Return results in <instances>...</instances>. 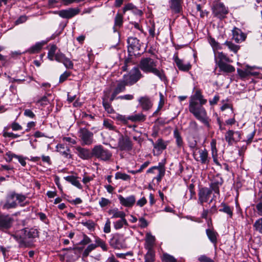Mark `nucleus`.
Masks as SVG:
<instances>
[{
    "label": "nucleus",
    "mask_w": 262,
    "mask_h": 262,
    "mask_svg": "<svg viewBox=\"0 0 262 262\" xmlns=\"http://www.w3.org/2000/svg\"><path fill=\"white\" fill-rule=\"evenodd\" d=\"M207 101V99L204 98L201 91L197 90L190 97L189 111L197 120L210 128V119L205 108L203 106Z\"/></svg>",
    "instance_id": "nucleus-1"
},
{
    "label": "nucleus",
    "mask_w": 262,
    "mask_h": 262,
    "mask_svg": "<svg viewBox=\"0 0 262 262\" xmlns=\"http://www.w3.org/2000/svg\"><path fill=\"white\" fill-rule=\"evenodd\" d=\"M39 232L35 228H25L21 230H18L12 235V236L19 244V246H27L28 241H32V240L38 237Z\"/></svg>",
    "instance_id": "nucleus-2"
},
{
    "label": "nucleus",
    "mask_w": 262,
    "mask_h": 262,
    "mask_svg": "<svg viewBox=\"0 0 262 262\" xmlns=\"http://www.w3.org/2000/svg\"><path fill=\"white\" fill-rule=\"evenodd\" d=\"M139 67L144 72L152 73L162 81L166 80L164 71L157 68V62L152 58L148 57L142 59L140 62Z\"/></svg>",
    "instance_id": "nucleus-3"
},
{
    "label": "nucleus",
    "mask_w": 262,
    "mask_h": 262,
    "mask_svg": "<svg viewBox=\"0 0 262 262\" xmlns=\"http://www.w3.org/2000/svg\"><path fill=\"white\" fill-rule=\"evenodd\" d=\"M92 155L96 158L104 161L109 160L112 156V152L101 145H96L93 148Z\"/></svg>",
    "instance_id": "nucleus-4"
},
{
    "label": "nucleus",
    "mask_w": 262,
    "mask_h": 262,
    "mask_svg": "<svg viewBox=\"0 0 262 262\" xmlns=\"http://www.w3.org/2000/svg\"><path fill=\"white\" fill-rule=\"evenodd\" d=\"M128 52L130 56L141 55L139 51L141 49L140 41L136 37H129L127 39Z\"/></svg>",
    "instance_id": "nucleus-5"
},
{
    "label": "nucleus",
    "mask_w": 262,
    "mask_h": 262,
    "mask_svg": "<svg viewBox=\"0 0 262 262\" xmlns=\"http://www.w3.org/2000/svg\"><path fill=\"white\" fill-rule=\"evenodd\" d=\"M78 134L82 145H90L93 143L94 134L87 128H80Z\"/></svg>",
    "instance_id": "nucleus-6"
},
{
    "label": "nucleus",
    "mask_w": 262,
    "mask_h": 262,
    "mask_svg": "<svg viewBox=\"0 0 262 262\" xmlns=\"http://www.w3.org/2000/svg\"><path fill=\"white\" fill-rule=\"evenodd\" d=\"M141 77L142 74L140 70L136 67H134L128 74L123 76L128 85H132L136 83Z\"/></svg>",
    "instance_id": "nucleus-7"
},
{
    "label": "nucleus",
    "mask_w": 262,
    "mask_h": 262,
    "mask_svg": "<svg viewBox=\"0 0 262 262\" xmlns=\"http://www.w3.org/2000/svg\"><path fill=\"white\" fill-rule=\"evenodd\" d=\"M229 11L227 7H226L222 3H217L213 5L212 7V14L214 16L223 19L226 17Z\"/></svg>",
    "instance_id": "nucleus-8"
},
{
    "label": "nucleus",
    "mask_w": 262,
    "mask_h": 262,
    "mask_svg": "<svg viewBox=\"0 0 262 262\" xmlns=\"http://www.w3.org/2000/svg\"><path fill=\"white\" fill-rule=\"evenodd\" d=\"M118 148L121 151H129L133 149V143L127 136L121 135L118 141Z\"/></svg>",
    "instance_id": "nucleus-9"
},
{
    "label": "nucleus",
    "mask_w": 262,
    "mask_h": 262,
    "mask_svg": "<svg viewBox=\"0 0 262 262\" xmlns=\"http://www.w3.org/2000/svg\"><path fill=\"white\" fill-rule=\"evenodd\" d=\"M13 217L9 214L0 215V230L6 231L10 229L14 223Z\"/></svg>",
    "instance_id": "nucleus-10"
},
{
    "label": "nucleus",
    "mask_w": 262,
    "mask_h": 262,
    "mask_svg": "<svg viewBox=\"0 0 262 262\" xmlns=\"http://www.w3.org/2000/svg\"><path fill=\"white\" fill-rule=\"evenodd\" d=\"M225 138L228 145H231L233 143L237 142L242 139V133L240 131L228 130L225 136Z\"/></svg>",
    "instance_id": "nucleus-11"
},
{
    "label": "nucleus",
    "mask_w": 262,
    "mask_h": 262,
    "mask_svg": "<svg viewBox=\"0 0 262 262\" xmlns=\"http://www.w3.org/2000/svg\"><path fill=\"white\" fill-rule=\"evenodd\" d=\"M80 11L78 8H70L67 9L54 11V14L59 15L63 18L70 19L78 14Z\"/></svg>",
    "instance_id": "nucleus-12"
},
{
    "label": "nucleus",
    "mask_w": 262,
    "mask_h": 262,
    "mask_svg": "<svg viewBox=\"0 0 262 262\" xmlns=\"http://www.w3.org/2000/svg\"><path fill=\"white\" fill-rule=\"evenodd\" d=\"M223 182L224 181L222 178L219 174H217L211 180L209 188L212 192H214V193L220 196V187L223 185Z\"/></svg>",
    "instance_id": "nucleus-13"
},
{
    "label": "nucleus",
    "mask_w": 262,
    "mask_h": 262,
    "mask_svg": "<svg viewBox=\"0 0 262 262\" xmlns=\"http://www.w3.org/2000/svg\"><path fill=\"white\" fill-rule=\"evenodd\" d=\"M169 141H164L162 138H159L155 143H153V153L154 155H159L166 149Z\"/></svg>",
    "instance_id": "nucleus-14"
},
{
    "label": "nucleus",
    "mask_w": 262,
    "mask_h": 262,
    "mask_svg": "<svg viewBox=\"0 0 262 262\" xmlns=\"http://www.w3.org/2000/svg\"><path fill=\"white\" fill-rule=\"evenodd\" d=\"M212 191L208 187H203L200 189L198 193L199 203L203 205L204 203L207 202L212 193Z\"/></svg>",
    "instance_id": "nucleus-15"
},
{
    "label": "nucleus",
    "mask_w": 262,
    "mask_h": 262,
    "mask_svg": "<svg viewBox=\"0 0 262 262\" xmlns=\"http://www.w3.org/2000/svg\"><path fill=\"white\" fill-rule=\"evenodd\" d=\"M17 204L16 202L14 192H12L9 194L7 196L5 203L2 204V208L5 210L15 208L17 207Z\"/></svg>",
    "instance_id": "nucleus-16"
},
{
    "label": "nucleus",
    "mask_w": 262,
    "mask_h": 262,
    "mask_svg": "<svg viewBox=\"0 0 262 262\" xmlns=\"http://www.w3.org/2000/svg\"><path fill=\"white\" fill-rule=\"evenodd\" d=\"M199 153L200 156L198 158L195 157L194 152L193 154L194 158L196 161L201 162L202 164H208L210 161V157L208 156V152L206 149H199Z\"/></svg>",
    "instance_id": "nucleus-17"
},
{
    "label": "nucleus",
    "mask_w": 262,
    "mask_h": 262,
    "mask_svg": "<svg viewBox=\"0 0 262 262\" xmlns=\"http://www.w3.org/2000/svg\"><path fill=\"white\" fill-rule=\"evenodd\" d=\"M118 198L120 203L126 207H132L136 202V198L134 195H129L126 198H124L121 195H119Z\"/></svg>",
    "instance_id": "nucleus-18"
},
{
    "label": "nucleus",
    "mask_w": 262,
    "mask_h": 262,
    "mask_svg": "<svg viewBox=\"0 0 262 262\" xmlns=\"http://www.w3.org/2000/svg\"><path fill=\"white\" fill-rule=\"evenodd\" d=\"M173 60L180 71L187 72L191 68V65L190 62H185L183 60L180 59L177 55L174 56Z\"/></svg>",
    "instance_id": "nucleus-19"
},
{
    "label": "nucleus",
    "mask_w": 262,
    "mask_h": 262,
    "mask_svg": "<svg viewBox=\"0 0 262 262\" xmlns=\"http://www.w3.org/2000/svg\"><path fill=\"white\" fill-rule=\"evenodd\" d=\"M232 39L236 43H240L244 41L247 37L246 34L243 33L242 30L236 27H234L232 31Z\"/></svg>",
    "instance_id": "nucleus-20"
},
{
    "label": "nucleus",
    "mask_w": 262,
    "mask_h": 262,
    "mask_svg": "<svg viewBox=\"0 0 262 262\" xmlns=\"http://www.w3.org/2000/svg\"><path fill=\"white\" fill-rule=\"evenodd\" d=\"M77 151L76 154L79 158L83 160L90 159L92 156V151L91 152L89 149L77 146L75 147Z\"/></svg>",
    "instance_id": "nucleus-21"
},
{
    "label": "nucleus",
    "mask_w": 262,
    "mask_h": 262,
    "mask_svg": "<svg viewBox=\"0 0 262 262\" xmlns=\"http://www.w3.org/2000/svg\"><path fill=\"white\" fill-rule=\"evenodd\" d=\"M215 54V62L216 65L220 64L221 63L231 62L232 60L227 56V55L222 52H218Z\"/></svg>",
    "instance_id": "nucleus-22"
},
{
    "label": "nucleus",
    "mask_w": 262,
    "mask_h": 262,
    "mask_svg": "<svg viewBox=\"0 0 262 262\" xmlns=\"http://www.w3.org/2000/svg\"><path fill=\"white\" fill-rule=\"evenodd\" d=\"M56 148L57 151L64 158L68 159L72 158V155L70 154V149L68 146H66L64 144H58Z\"/></svg>",
    "instance_id": "nucleus-23"
},
{
    "label": "nucleus",
    "mask_w": 262,
    "mask_h": 262,
    "mask_svg": "<svg viewBox=\"0 0 262 262\" xmlns=\"http://www.w3.org/2000/svg\"><path fill=\"white\" fill-rule=\"evenodd\" d=\"M128 85L124 79L122 78L116 81L114 85L113 91L119 94V93L124 92L126 90V86Z\"/></svg>",
    "instance_id": "nucleus-24"
},
{
    "label": "nucleus",
    "mask_w": 262,
    "mask_h": 262,
    "mask_svg": "<svg viewBox=\"0 0 262 262\" xmlns=\"http://www.w3.org/2000/svg\"><path fill=\"white\" fill-rule=\"evenodd\" d=\"M140 105L144 111L149 110L152 106V104L147 96H144L139 98L138 99Z\"/></svg>",
    "instance_id": "nucleus-25"
},
{
    "label": "nucleus",
    "mask_w": 262,
    "mask_h": 262,
    "mask_svg": "<svg viewBox=\"0 0 262 262\" xmlns=\"http://www.w3.org/2000/svg\"><path fill=\"white\" fill-rule=\"evenodd\" d=\"M156 238L150 233H147L145 236V248L147 250H152L155 245Z\"/></svg>",
    "instance_id": "nucleus-26"
},
{
    "label": "nucleus",
    "mask_w": 262,
    "mask_h": 262,
    "mask_svg": "<svg viewBox=\"0 0 262 262\" xmlns=\"http://www.w3.org/2000/svg\"><path fill=\"white\" fill-rule=\"evenodd\" d=\"M182 0H170V8L172 11L176 13H180L182 10Z\"/></svg>",
    "instance_id": "nucleus-27"
},
{
    "label": "nucleus",
    "mask_w": 262,
    "mask_h": 262,
    "mask_svg": "<svg viewBox=\"0 0 262 262\" xmlns=\"http://www.w3.org/2000/svg\"><path fill=\"white\" fill-rule=\"evenodd\" d=\"M46 43L47 42L45 41L37 42L34 45L29 48L26 52L30 54H35L38 53Z\"/></svg>",
    "instance_id": "nucleus-28"
},
{
    "label": "nucleus",
    "mask_w": 262,
    "mask_h": 262,
    "mask_svg": "<svg viewBox=\"0 0 262 262\" xmlns=\"http://www.w3.org/2000/svg\"><path fill=\"white\" fill-rule=\"evenodd\" d=\"M102 105L105 110L108 114H115V112L113 109L111 103L108 102V96L105 95L102 98Z\"/></svg>",
    "instance_id": "nucleus-29"
},
{
    "label": "nucleus",
    "mask_w": 262,
    "mask_h": 262,
    "mask_svg": "<svg viewBox=\"0 0 262 262\" xmlns=\"http://www.w3.org/2000/svg\"><path fill=\"white\" fill-rule=\"evenodd\" d=\"M228 63L229 62L221 63L220 64L217 65L220 71L227 73L234 72L235 70V68L233 66L228 64Z\"/></svg>",
    "instance_id": "nucleus-30"
},
{
    "label": "nucleus",
    "mask_w": 262,
    "mask_h": 262,
    "mask_svg": "<svg viewBox=\"0 0 262 262\" xmlns=\"http://www.w3.org/2000/svg\"><path fill=\"white\" fill-rule=\"evenodd\" d=\"M220 207L221 208L219 209L220 212H224L227 214L230 218L232 217L233 214V207H231L224 202H223L221 204Z\"/></svg>",
    "instance_id": "nucleus-31"
},
{
    "label": "nucleus",
    "mask_w": 262,
    "mask_h": 262,
    "mask_svg": "<svg viewBox=\"0 0 262 262\" xmlns=\"http://www.w3.org/2000/svg\"><path fill=\"white\" fill-rule=\"evenodd\" d=\"M108 213L112 215V218H123L125 217L126 214L124 212L119 211L118 208H115L110 209Z\"/></svg>",
    "instance_id": "nucleus-32"
},
{
    "label": "nucleus",
    "mask_w": 262,
    "mask_h": 262,
    "mask_svg": "<svg viewBox=\"0 0 262 262\" xmlns=\"http://www.w3.org/2000/svg\"><path fill=\"white\" fill-rule=\"evenodd\" d=\"M206 233L210 241L215 245L217 243V233L213 229H207Z\"/></svg>",
    "instance_id": "nucleus-33"
},
{
    "label": "nucleus",
    "mask_w": 262,
    "mask_h": 262,
    "mask_svg": "<svg viewBox=\"0 0 262 262\" xmlns=\"http://www.w3.org/2000/svg\"><path fill=\"white\" fill-rule=\"evenodd\" d=\"M14 195L16 199V201H17L20 206L24 207L29 204V202L26 201L27 196L21 193H17L14 192Z\"/></svg>",
    "instance_id": "nucleus-34"
},
{
    "label": "nucleus",
    "mask_w": 262,
    "mask_h": 262,
    "mask_svg": "<svg viewBox=\"0 0 262 262\" xmlns=\"http://www.w3.org/2000/svg\"><path fill=\"white\" fill-rule=\"evenodd\" d=\"M113 225L114 227L116 230H119L122 228L124 225L127 226L128 224L125 219V217H124L114 222Z\"/></svg>",
    "instance_id": "nucleus-35"
},
{
    "label": "nucleus",
    "mask_w": 262,
    "mask_h": 262,
    "mask_svg": "<svg viewBox=\"0 0 262 262\" xmlns=\"http://www.w3.org/2000/svg\"><path fill=\"white\" fill-rule=\"evenodd\" d=\"M173 137L176 139L177 146L179 148H181L183 146V141L181 137L180 133L177 128H176L173 131Z\"/></svg>",
    "instance_id": "nucleus-36"
},
{
    "label": "nucleus",
    "mask_w": 262,
    "mask_h": 262,
    "mask_svg": "<svg viewBox=\"0 0 262 262\" xmlns=\"http://www.w3.org/2000/svg\"><path fill=\"white\" fill-rule=\"evenodd\" d=\"M65 179L68 182L71 183L72 185L76 186L79 189H82V187L79 181L78 180L77 178L73 176H67Z\"/></svg>",
    "instance_id": "nucleus-37"
},
{
    "label": "nucleus",
    "mask_w": 262,
    "mask_h": 262,
    "mask_svg": "<svg viewBox=\"0 0 262 262\" xmlns=\"http://www.w3.org/2000/svg\"><path fill=\"white\" fill-rule=\"evenodd\" d=\"M128 118L132 122L144 121L146 119V116L142 113H139L129 116Z\"/></svg>",
    "instance_id": "nucleus-38"
},
{
    "label": "nucleus",
    "mask_w": 262,
    "mask_h": 262,
    "mask_svg": "<svg viewBox=\"0 0 262 262\" xmlns=\"http://www.w3.org/2000/svg\"><path fill=\"white\" fill-rule=\"evenodd\" d=\"M112 118L124 124H127L128 123V121L129 120L128 117H126L125 115H122L116 113L114 114V116H113Z\"/></svg>",
    "instance_id": "nucleus-39"
},
{
    "label": "nucleus",
    "mask_w": 262,
    "mask_h": 262,
    "mask_svg": "<svg viewBox=\"0 0 262 262\" xmlns=\"http://www.w3.org/2000/svg\"><path fill=\"white\" fill-rule=\"evenodd\" d=\"M148 251L145 255V262H154L155 252L153 250H147Z\"/></svg>",
    "instance_id": "nucleus-40"
},
{
    "label": "nucleus",
    "mask_w": 262,
    "mask_h": 262,
    "mask_svg": "<svg viewBox=\"0 0 262 262\" xmlns=\"http://www.w3.org/2000/svg\"><path fill=\"white\" fill-rule=\"evenodd\" d=\"M253 226L254 230L262 234V217L257 220L254 222Z\"/></svg>",
    "instance_id": "nucleus-41"
},
{
    "label": "nucleus",
    "mask_w": 262,
    "mask_h": 262,
    "mask_svg": "<svg viewBox=\"0 0 262 262\" xmlns=\"http://www.w3.org/2000/svg\"><path fill=\"white\" fill-rule=\"evenodd\" d=\"M95 245L97 247H100L103 251H106L107 250V247L105 242L101 239L98 237L95 238Z\"/></svg>",
    "instance_id": "nucleus-42"
},
{
    "label": "nucleus",
    "mask_w": 262,
    "mask_h": 262,
    "mask_svg": "<svg viewBox=\"0 0 262 262\" xmlns=\"http://www.w3.org/2000/svg\"><path fill=\"white\" fill-rule=\"evenodd\" d=\"M209 42L211 46L214 53L216 50L222 49L220 43L216 41L214 38L210 37L209 39Z\"/></svg>",
    "instance_id": "nucleus-43"
},
{
    "label": "nucleus",
    "mask_w": 262,
    "mask_h": 262,
    "mask_svg": "<svg viewBox=\"0 0 262 262\" xmlns=\"http://www.w3.org/2000/svg\"><path fill=\"white\" fill-rule=\"evenodd\" d=\"M162 261L163 262H177V259L172 255L167 253H163Z\"/></svg>",
    "instance_id": "nucleus-44"
},
{
    "label": "nucleus",
    "mask_w": 262,
    "mask_h": 262,
    "mask_svg": "<svg viewBox=\"0 0 262 262\" xmlns=\"http://www.w3.org/2000/svg\"><path fill=\"white\" fill-rule=\"evenodd\" d=\"M103 125L106 129H108L110 130H115L116 128V126L114 125L113 121L108 119L104 120Z\"/></svg>",
    "instance_id": "nucleus-45"
},
{
    "label": "nucleus",
    "mask_w": 262,
    "mask_h": 262,
    "mask_svg": "<svg viewBox=\"0 0 262 262\" xmlns=\"http://www.w3.org/2000/svg\"><path fill=\"white\" fill-rule=\"evenodd\" d=\"M115 178L116 180L121 179L124 181H129L130 180V176L129 175L121 172H116Z\"/></svg>",
    "instance_id": "nucleus-46"
},
{
    "label": "nucleus",
    "mask_w": 262,
    "mask_h": 262,
    "mask_svg": "<svg viewBox=\"0 0 262 262\" xmlns=\"http://www.w3.org/2000/svg\"><path fill=\"white\" fill-rule=\"evenodd\" d=\"M110 244L114 248H119L121 244L119 242V236L118 235L114 236L110 241Z\"/></svg>",
    "instance_id": "nucleus-47"
},
{
    "label": "nucleus",
    "mask_w": 262,
    "mask_h": 262,
    "mask_svg": "<svg viewBox=\"0 0 262 262\" xmlns=\"http://www.w3.org/2000/svg\"><path fill=\"white\" fill-rule=\"evenodd\" d=\"M224 44L228 47L230 51L234 53H236L239 49V46L236 45L231 41H226Z\"/></svg>",
    "instance_id": "nucleus-48"
},
{
    "label": "nucleus",
    "mask_w": 262,
    "mask_h": 262,
    "mask_svg": "<svg viewBox=\"0 0 262 262\" xmlns=\"http://www.w3.org/2000/svg\"><path fill=\"white\" fill-rule=\"evenodd\" d=\"M57 49V47L55 45L51 46L49 52L48 53V57L50 60H53L54 57L55 55V52Z\"/></svg>",
    "instance_id": "nucleus-49"
},
{
    "label": "nucleus",
    "mask_w": 262,
    "mask_h": 262,
    "mask_svg": "<svg viewBox=\"0 0 262 262\" xmlns=\"http://www.w3.org/2000/svg\"><path fill=\"white\" fill-rule=\"evenodd\" d=\"M148 31L150 36L152 38H154L156 36V27L155 23H151L150 25L148 26ZM159 34V32H158L157 33V35H158Z\"/></svg>",
    "instance_id": "nucleus-50"
},
{
    "label": "nucleus",
    "mask_w": 262,
    "mask_h": 262,
    "mask_svg": "<svg viewBox=\"0 0 262 262\" xmlns=\"http://www.w3.org/2000/svg\"><path fill=\"white\" fill-rule=\"evenodd\" d=\"M123 24V16L117 13L115 18V27H120L122 26Z\"/></svg>",
    "instance_id": "nucleus-51"
},
{
    "label": "nucleus",
    "mask_w": 262,
    "mask_h": 262,
    "mask_svg": "<svg viewBox=\"0 0 262 262\" xmlns=\"http://www.w3.org/2000/svg\"><path fill=\"white\" fill-rule=\"evenodd\" d=\"M81 224L91 231H93L95 229V224L93 221L89 220L86 222H82Z\"/></svg>",
    "instance_id": "nucleus-52"
},
{
    "label": "nucleus",
    "mask_w": 262,
    "mask_h": 262,
    "mask_svg": "<svg viewBox=\"0 0 262 262\" xmlns=\"http://www.w3.org/2000/svg\"><path fill=\"white\" fill-rule=\"evenodd\" d=\"M62 63L63 64V65L67 69H73V63L69 58L66 57Z\"/></svg>",
    "instance_id": "nucleus-53"
},
{
    "label": "nucleus",
    "mask_w": 262,
    "mask_h": 262,
    "mask_svg": "<svg viewBox=\"0 0 262 262\" xmlns=\"http://www.w3.org/2000/svg\"><path fill=\"white\" fill-rule=\"evenodd\" d=\"M216 141L215 139H212L210 143L211 150L212 155L217 154V150L216 148Z\"/></svg>",
    "instance_id": "nucleus-54"
},
{
    "label": "nucleus",
    "mask_w": 262,
    "mask_h": 262,
    "mask_svg": "<svg viewBox=\"0 0 262 262\" xmlns=\"http://www.w3.org/2000/svg\"><path fill=\"white\" fill-rule=\"evenodd\" d=\"M97 247V245L94 244H90L83 252V255L87 256L89 254Z\"/></svg>",
    "instance_id": "nucleus-55"
},
{
    "label": "nucleus",
    "mask_w": 262,
    "mask_h": 262,
    "mask_svg": "<svg viewBox=\"0 0 262 262\" xmlns=\"http://www.w3.org/2000/svg\"><path fill=\"white\" fill-rule=\"evenodd\" d=\"M71 73L68 71H65L59 77V82L62 83L65 81L67 78L71 75Z\"/></svg>",
    "instance_id": "nucleus-56"
},
{
    "label": "nucleus",
    "mask_w": 262,
    "mask_h": 262,
    "mask_svg": "<svg viewBox=\"0 0 262 262\" xmlns=\"http://www.w3.org/2000/svg\"><path fill=\"white\" fill-rule=\"evenodd\" d=\"M158 168H157V170H158V175L159 176L163 178L165 174V169L164 168V165L161 163H159V165L157 166Z\"/></svg>",
    "instance_id": "nucleus-57"
},
{
    "label": "nucleus",
    "mask_w": 262,
    "mask_h": 262,
    "mask_svg": "<svg viewBox=\"0 0 262 262\" xmlns=\"http://www.w3.org/2000/svg\"><path fill=\"white\" fill-rule=\"evenodd\" d=\"M111 203V201L106 198H101L99 202V204L101 207L103 208L108 205Z\"/></svg>",
    "instance_id": "nucleus-58"
},
{
    "label": "nucleus",
    "mask_w": 262,
    "mask_h": 262,
    "mask_svg": "<svg viewBox=\"0 0 262 262\" xmlns=\"http://www.w3.org/2000/svg\"><path fill=\"white\" fill-rule=\"evenodd\" d=\"M66 57L64 54L58 52L55 55V59L59 62H62Z\"/></svg>",
    "instance_id": "nucleus-59"
},
{
    "label": "nucleus",
    "mask_w": 262,
    "mask_h": 262,
    "mask_svg": "<svg viewBox=\"0 0 262 262\" xmlns=\"http://www.w3.org/2000/svg\"><path fill=\"white\" fill-rule=\"evenodd\" d=\"M111 224L110 219H107L103 227V232L104 233H108L111 232Z\"/></svg>",
    "instance_id": "nucleus-60"
},
{
    "label": "nucleus",
    "mask_w": 262,
    "mask_h": 262,
    "mask_svg": "<svg viewBox=\"0 0 262 262\" xmlns=\"http://www.w3.org/2000/svg\"><path fill=\"white\" fill-rule=\"evenodd\" d=\"M134 98V96L132 94H125L117 97V99L132 100Z\"/></svg>",
    "instance_id": "nucleus-61"
},
{
    "label": "nucleus",
    "mask_w": 262,
    "mask_h": 262,
    "mask_svg": "<svg viewBox=\"0 0 262 262\" xmlns=\"http://www.w3.org/2000/svg\"><path fill=\"white\" fill-rule=\"evenodd\" d=\"M198 260L200 262H214L213 259L205 255H201L200 256L198 257Z\"/></svg>",
    "instance_id": "nucleus-62"
},
{
    "label": "nucleus",
    "mask_w": 262,
    "mask_h": 262,
    "mask_svg": "<svg viewBox=\"0 0 262 262\" xmlns=\"http://www.w3.org/2000/svg\"><path fill=\"white\" fill-rule=\"evenodd\" d=\"M37 103L40 104V105H46L49 103V100L46 96H44L36 101Z\"/></svg>",
    "instance_id": "nucleus-63"
},
{
    "label": "nucleus",
    "mask_w": 262,
    "mask_h": 262,
    "mask_svg": "<svg viewBox=\"0 0 262 262\" xmlns=\"http://www.w3.org/2000/svg\"><path fill=\"white\" fill-rule=\"evenodd\" d=\"M255 208L258 215L262 216V202H257L255 205Z\"/></svg>",
    "instance_id": "nucleus-64"
}]
</instances>
